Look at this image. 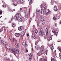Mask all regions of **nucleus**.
<instances>
[{"instance_id": "obj_1", "label": "nucleus", "mask_w": 61, "mask_h": 61, "mask_svg": "<svg viewBox=\"0 0 61 61\" xmlns=\"http://www.w3.org/2000/svg\"><path fill=\"white\" fill-rule=\"evenodd\" d=\"M14 18L15 20H19V22H22V21L24 19V18L23 17H21V15L20 14L16 15L14 17Z\"/></svg>"}, {"instance_id": "obj_2", "label": "nucleus", "mask_w": 61, "mask_h": 61, "mask_svg": "<svg viewBox=\"0 0 61 61\" xmlns=\"http://www.w3.org/2000/svg\"><path fill=\"white\" fill-rule=\"evenodd\" d=\"M11 50L13 53L18 54L19 53V51L18 49H15V48H12L11 49Z\"/></svg>"}, {"instance_id": "obj_3", "label": "nucleus", "mask_w": 61, "mask_h": 61, "mask_svg": "<svg viewBox=\"0 0 61 61\" xmlns=\"http://www.w3.org/2000/svg\"><path fill=\"white\" fill-rule=\"evenodd\" d=\"M13 42H15V46H19V43H17V41H16L15 39V38H13Z\"/></svg>"}, {"instance_id": "obj_4", "label": "nucleus", "mask_w": 61, "mask_h": 61, "mask_svg": "<svg viewBox=\"0 0 61 61\" xmlns=\"http://www.w3.org/2000/svg\"><path fill=\"white\" fill-rule=\"evenodd\" d=\"M46 5H45L44 6H43V5L41 4V9H45V8H46Z\"/></svg>"}, {"instance_id": "obj_5", "label": "nucleus", "mask_w": 61, "mask_h": 61, "mask_svg": "<svg viewBox=\"0 0 61 61\" xmlns=\"http://www.w3.org/2000/svg\"><path fill=\"white\" fill-rule=\"evenodd\" d=\"M23 28H24V26H21L19 27L18 28V29L19 31H22Z\"/></svg>"}, {"instance_id": "obj_6", "label": "nucleus", "mask_w": 61, "mask_h": 61, "mask_svg": "<svg viewBox=\"0 0 61 61\" xmlns=\"http://www.w3.org/2000/svg\"><path fill=\"white\" fill-rule=\"evenodd\" d=\"M40 52L41 53V54H44V53H46V54L47 55V51H46L45 52V50H44L41 51Z\"/></svg>"}, {"instance_id": "obj_7", "label": "nucleus", "mask_w": 61, "mask_h": 61, "mask_svg": "<svg viewBox=\"0 0 61 61\" xmlns=\"http://www.w3.org/2000/svg\"><path fill=\"white\" fill-rule=\"evenodd\" d=\"M39 34L40 36H43L44 35V33L41 31L39 32Z\"/></svg>"}, {"instance_id": "obj_8", "label": "nucleus", "mask_w": 61, "mask_h": 61, "mask_svg": "<svg viewBox=\"0 0 61 61\" xmlns=\"http://www.w3.org/2000/svg\"><path fill=\"white\" fill-rule=\"evenodd\" d=\"M52 32L54 33V35H56V36H57V35L58 34V32L57 33L56 32L55 30H53Z\"/></svg>"}, {"instance_id": "obj_9", "label": "nucleus", "mask_w": 61, "mask_h": 61, "mask_svg": "<svg viewBox=\"0 0 61 61\" xmlns=\"http://www.w3.org/2000/svg\"><path fill=\"white\" fill-rule=\"evenodd\" d=\"M20 33H17L15 34V36L16 37H19V36H20Z\"/></svg>"}, {"instance_id": "obj_10", "label": "nucleus", "mask_w": 61, "mask_h": 61, "mask_svg": "<svg viewBox=\"0 0 61 61\" xmlns=\"http://www.w3.org/2000/svg\"><path fill=\"white\" fill-rule=\"evenodd\" d=\"M31 38L32 39H35V38H36V36L35 35L33 34L31 35Z\"/></svg>"}, {"instance_id": "obj_11", "label": "nucleus", "mask_w": 61, "mask_h": 61, "mask_svg": "<svg viewBox=\"0 0 61 61\" xmlns=\"http://www.w3.org/2000/svg\"><path fill=\"white\" fill-rule=\"evenodd\" d=\"M22 44L23 46H27V44H25V41H24L22 43Z\"/></svg>"}, {"instance_id": "obj_12", "label": "nucleus", "mask_w": 61, "mask_h": 61, "mask_svg": "<svg viewBox=\"0 0 61 61\" xmlns=\"http://www.w3.org/2000/svg\"><path fill=\"white\" fill-rule=\"evenodd\" d=\"M54 10L55 11H56L57 10V6L56 5L54 6Z\"/></svg>"}, {"instance_id": "obj_13", "label": "nucleus", "mask_w": 61, "mask_h": 61, "mask_svg": "<svg viewBox=\"0 0 61 61\" xmlns=\"http://www.w3.org/2000/svg\"><path fill=\"white\" fill-rule=\"evenodd\" d=\"M8 10L9 11H10V12H11V11L12 12H13L15 11V10L14 9L12 10H11V9H10V8H9L8 9Z\"/></svg>"}, {"instance_id": "obj_14", "label": "nucleus", "mask_w": 61, "mask_h": 61, "mask_svg": "<svg viewBox=\"0 0 61 61\" xmlns=\"http://www.w3.org/2000/svg\"><path fill=\"white\" fill-rule=\"evenodd\" d=\"M36 49L38 50H39V49L40 48V47H39V46H36Z\"/></svg>"}, {"instance_id": "obj_15", "label": "nucleus", "mask_w": 61, "mask_h": 61, "mask_svg": "<svg viewBox=\"0 0 61 61\" xmlns=\"http://www.w3.org/2000/svg\"><path fill=\"white\" fill-rule=\"evenodd\" d=\"M40 50H41V51L44 50V46H41V47L40 48Z\"/></svg>"}, {"instance_id": "obj_16", "label": "nucleus", "mask_w": 61, "mask_h": 61, "mask_svg": "<svg viewBox=\"0 0 61 61\" xmlns=\"http://www.w3.org/2000/svg\"><path fill=\"white\" fill-rule=\"evenodd\" d=\"M29 58L30 59V60H31V59L32 58V55H30L29 56Z\"/></svg>"}, {"instance_id": "obj_17", "label": "nucleus", "mask_w": 61, "mask_h": 61, "mask_svg": "<svg viewBox=\"0 0 61 61\" xmlns=\"http://www.w3.org/2000/svg\"><path fill=\"white\" fill-rule=\"evenodd\" d=\"M25 34V32H23L22 33L21 35V36H23Z\"/></svg>"}, {"instance_id": "obj_18", "label": "nucleus", "mask_w": 61, "mask_h": 61, "mask_svg": "<svg viewBox=\"0 0 61 61\" xmlns=\"http://www.w3.org/2000/svg\"><path fill=\"white\" fill-rule=\"evenodd\" d=\"M34 33V34H36L37 33H38V31L37 30L34 31L33 32Z\"/></svg>"}, {"instance_id": "obj_19", "label": "nucleus", "mask_w": 61, "mask_h": 61, "mask_svg": "<svg viewBox=\"0 0 61 61\" xmlns=\"http://www.w3.org/2000/svg\"><path fill=\"white\" fill-rule=\"evenodd\" d=\"M37 54L38 56H40L42 55V53H41V52H38L37 53Z\"/></svg>"}, {"instance_id": "obj_20", "label": "nucleus", "mask_w": 61, "mask_h": 61, "mask_svg": "<svg viewBox=\"0 0 61 61\" xmlns=\"http://www.w3.org/2000/svg\"><path fill=\"white\" fill-rule=\"evenodd\" d=\"M51 61H56V60L54 58L51 57Z\"/></svg>"}, {"instance_id": "obj_21", "label": "nucleus", "mask_w": 61, "mask_h": 61, "mask_svg": "<svg viewBox=\"0 0 61 61\" xmlns=\"http://www.w3.org/2000/svg\"><path fill=\"white\" fill-rule=\"evenodd\" d=\"M46 35H47V33H48V29H47V28H46Z\"/></svg>"}, {"instance_id": "obj_22", "label": "nucleus", "mask_w": 61, "mask_h": 61, "mask_svg": "<svg viewBox=\"0 0 61 61\" xmlns=\"http://www.w3.org/2000/svg\"><path fill=\"white\" fill-rule=\"evenodd\" d=\"M40 11V10H36V12L37 13V14H39Z\"/></svg>"}, {"instance_id": "obj_23", "label": "nucleus", "mask_w": 61, "mask_h": 61, "mask_svg": "<svg viewBox=\"0 0 61 61\" xmlns=\"http://www.w3.org/2000/svg\"><path fill=\"white\" fill-rule=\"evenodd\" d=\"M20 3H23L25 2V1H24V0H20Z\"/></svg>"}, {"instance_id": "obj_24", "label": "nucleus", "mask_w": 61, "mask_h": 61, "mask_svg": "<svg viewBox=\"0 0 61 61\" xmlns=\"http://www.w3.org/2000/svg\"><path fill=\"white\" fill-rule=\"evenodd\" d=\"M50 48H51V50H52L53 49H54V47L53 46H50Z\"/></svg>"}, {"instance_id": "obj_25", "label": "nucleus", "mask_w": 61, "mask_h": 61, "mask_svg": "<svg viewBox=\"0 0 61 61\" xmlns=\"http://www.w3.org/2000/svg\"><path fill=\"white\" fill-rule=\"evenodd\" d=\"M58 49L59 51H60V52H61V47H59L58 48Z\"/></svg>"}, {"instance_id": "obj_26", "label": "nucleus", "mask_w": 61, "mask_h": 61, "mask_svg": "<svg viewBox=\"0 0 61 61\" xmlns=\"http://www.w3.org/2000/svg\"><path fill=\"white\" fill-rule=\"evenodd\" d=\"M43 11L44 13V14H46V9H44Z\"/></svg>"}, {"instance_id": "obj_27", "label": "nucleus", "mask_w": 61, "mask_h": 61, "mask_svg": "<svg viewBox=\"0 0 61 61\" xmlns=\"http://www.w3.org/2000/svg\"><path fill=\"white\" fill-rule=\"evenodd\" d=\"M45 21L44 20H43V21L42 22V25H44V24H45Z\"/></svg>"}, {"instance_id": "obj_28", "label": "nucleus", "mask_w": 61, "mask_h": 61, "mask_svg": "<svg viewBox=\"0 0 61 61\" xmlns=\"http://www.w3.org/2000/svg\"><path fill=\"white\" fill-rule=\"evenodd\" d=\"M53 19L54 20H55V21H56V18L55 16H54L53 17Z\"/></svg>"}, {"instance_id": "obj_29", "label": "nucleus", "mask_w": 61, "mask_h": 61, "mask_svg": "<svg viewBox=\"0 0 61 61\" xmlns=\"http://www.w3.org/2000/svg\"><path fill=\"white\" fill-rule=\"evenodd\" d=\"M48 12H47L46 13V14L47 15V14H48V13H50V11L49 10V9H48Z\"/></svg>"}, {"instance_id": "obj_30", "label": "nucleus", "mask_w": 61, "mask_h": 61, "mask_svg": "<svg viewBox=\"0 0 61 61\" xmlns=\"http://www.w3.org/2000/svg\"><path fill=\"white\" fill-rule=\"evenodd\" d=\"M8 61H14V60L12 59L11 60V61H10V59L8 58Z\"/></svg>"}, {"instance_id": "obj_31", "label": "nucleus", "mask_w": 61, "mask_h": 61, "mask_svg": "<svg viewBox=\"0 0 61 61\" xmlns=\"http://www.w3.org/2000/svg\"><path fill=\"white\" fill-rule=\"evenodd\" d=\"M3 44H4L5 45H7V43L5 42H3Z\"/></svg>"}, {"instance_id": "obj_32", "label": "nucleus", "mask_w": 61, "mask_h": 61, "mask_svg": "<svg viewBox=\"0 0 61 61\" xmlns=\"http://www.w3.org/2000/svg\"><path fill=\"white\" fill-rule=\"evenodd\" d=\"M25 18H27V14H25Z\"/></svg>"}, {"instance_id": "obj_33", "label": "nucleus", "mask_w": 61, "mask_h": 61, "mask_svg": "<svg viewBox=\"0 0 61 61\" xmlns=\"http://www.w3.org/2000/svg\"><path fill=\"white\" fill-rule=\"evenodd\" d=\"M40 61H44V59L43 58H41V59L40 60Z\"/></svg>"}, {"instance_id": "obj_34", "label": "nucleus", "mask_w": 61, "mask_h": 61, "mask_svg": "<svg viewBox=\"0 0 61 61\" xmlns=\"http://www.w3.org/2000/svg\"><path fill=\"white\" fill-rule=\"evenodd\" d=\"M32 0H30V5H31L32 4Z\"/></svg>"}, {"instance_id": "obj_35", "label": "nucleus", "mask_w": 61, "mask_h": 61, "mask_svg": "<svg viewBox=\"0 0 61 61\" xmlns=\"http://www.w3.org/2000/svg\"><path fill=\"white\" fill-rule=\"evenodd\" d=\"M31 20H32V18H30L29 20V22L30 23H31Z\"/></svg>"}, {"instance_id": "obj_36", "label": "nucleus", "mask_w": 61, "mask_h": 61, "mask_svg": "<svg viewBox=\"0 0 61 61\" xmlns=\"http://www.w3.org/2000/svg\"><path fill=\"white\" fill-rule=\"evenodd\" d=\"M28 52V50L26 48V50L25 51V52L26 53H27V52Z\"/></svg>"}, {"instance_id": "obj_37", "label": "nucleus", "mask_w": 61, "mask_h": 61, "mask_svg": "<svg viewBox=\"0 0 61 61\" xmlns=\"http://www.w3.org/2000/svg\"><path fill=\"white\" fill-rule=\"evenodd\" d=\"M7 53H8L7 52H6L5 54V56H7Z\"/></svg>"}, {"instance_id": "obj_38", "label": "nucleus", "mask_w": 61, "mask_h": 61, "mask_svg": "<svg viewBox=\"0 0 61 61\" xmlns=\"http://www.w3.org/2000/svg\"><path fill=\"white\" fill-rule=\"evenodd\" d=\"M12 26L13 27H14L15 26V24H14L13 23L12 24Z\"/></svg>"}, {"instance_id": "obj_39", "label": "nucleus", "mask_w": 61, "mask_h": 61, "mask_svg": "<svg viewBox=\"0 0 61 61\" xmlns=\"http://www.w3.org/2000/svg\"><path fill=\"white\" fill-rule=\"evenodd\" d=\"M3 31V29L2 28L0 30V32H1L2 31Z\"/></svg>"}, {"instance_id": "obj_40", "label": "nucleus", "mask_w": 61, "mask_h": 61, "mask_svg": "<svg viewBox=\"0 0 61 61\" xmlns=\"http://www.w3.org/2000/svg\"><path fill=\"white\" fill-rule=\"evenodd\" d=\"M2 6H3V7H5V6H5V5H2Z\"/></svg>"}, {"instance_id": "obj_41", "label": "nucleus", "mask_w": 61, "mask_h": 61, "mask_svg": "<svg viewBox=\"0 0 61 61\" xmlns=\"http://www.w3.org/2000/svg\"><path fill=\"white\" fill-rule=\"evenodd\" d=\"M13 5H14V6H15V5H17V4H13Z\"/></svg>"}, {"instance_id": "obj_42", "label": "nucleus", "mask_w": 61, "mask_h": 61, "mask_svg": "<svg viewBox=\"0 0 61 61\" xmlns=\"http://www.w3.org/2000/svg\"><path fill=\"white\" fill-rule=\"evenodd\" d=\"M52 37H50V40H52Z\"/></svg>"}, {"instance_id": "obj_43", "label": "nucleus", "mask_w": 61, "mask_h": 61, "mask_svg": "<svg viewBox=\"0 0 61 61\" xmlns=\"http://www.w3.org/2000/svg\"><path fill=\"white\" fill-rule=\"evenodd\" d=\"M0 43H3V42H3V41H2V40H0Z\"/></svg>"}, {"instance_id": "obj_44", "label": "nucleus", "mask_w": 61, "mask_h": 61, "mask_svg": "<svg viewBox=\"0 0 61 61\" xmlns=\"http://www.w3.org/2000/svg\"><path fill=\"white\" fill-rule=\"evenodd\" d=\"M15 48H19V46H15Z\"/></svg>"}, {"instance_id": "obj_45", "label": "nucleus", "mask_w": 61, "mask_h": 61, "mask_svg": "<svg viewBox=\"0 0 61 61\" xmlns=\"http://www.w3.org/2000/svg\"><path fill=\"white\" fill-rule=\"evenodd\" d=\"M2 13H3L2 11H1L0 12V15H2Z\"/></svg>"}, {"instance_id": "obj_46", "label": "nucleus", "mask_w": 61, "mask_h": 61, "mask_svg": "<svg viewBox=\"0 0 61 61\" xmlns=\"http://www.w3.org/2000/svg\"><path fill=\"white\" fill-rule=\"evenodd\" d=\"M35 45H36V46H37V42H36Z\"/></svg>"}, {"instance_id": "obj_47", "label": "nucleus", "mask_w": 61, "mask_h": 61, "mask_svg": "<svg viewBox=\"0 0 61 61\" xmlns=\"http://www.w3.org/2000/svg\"><path fill=\"white\" fill-rule=\"evenodd\" d=\"M61 53H60L59 54L60 57V58H61Z\"/></svg>"}, {"instance_id": "obj_48", "label": "nucleus", "mask_w": 61, "mask_h": 61, "mask_svg": "<svg viewBox=\"0 0 61 61\" xmlns=\"http://www.w3.org/2000/svg\"><path fill=\"white\" fill-rule=\"evenodd\" d=\"M13 19H14V17H13V16H12V18H11V20H13Z\"/></svg>"}, {"instance_id": "obj_49", "label": "nucleus", "mask_w": 61, "mask_h": 61, "mask_svg": "<svg viewBox=\"0 0 61 61\" xmlns=\"http://www.w3.org/2000/svg\"><path fill=\"white\" fill-rule=\"evenodd\" d=\"M40 20L41 21H43L44 20L43 19H41Z\"/></svg>"}, {"instance_id": "obj_50", "label": "nucleus", "mask_w": 61, "mask_h": 61, "mask_svg": "<svg viewBox=\"0 0 61 61\" xmlns=\"http://www.w3.org/2000/svg\"><path fill=\"white\" fill-rule=\"evenodd\" d=\"M9 39L10 40V41L12 42V41H13V40H11V39H10V38H9Z\"/></svg>"}, {"instance_id": "obj_51", "label": "nucleus", "mask_w": 61, "mask_h": 61, "mask_svg": "<svg viewBox=\"0 0 61 61\" xmlns=\"http://www.w3.org/2000/svg\"><path fill=\"white\" fill-rule=\"evenodd\" d=\"M57 42H61V41H57Z\"/></svg>"}, {"instance_id": "obj_52", "label": "nucleus", "mask_w": 61, "mask_h": 61, "mask_svg": "<svg viewBox=\"0 0 61 61\" xmlns=\"http://www.w3.org/2000/svg\"><path fill=\"white\" fill-rule=\"evenodd\" d=\"M40 13L41 14H42V10L40 11Z\"/></svg>"}, {"instance_id": "obj_53", "label": "nucleus", "mask_w": 61, "mask_h": 61, "mask_svg": "<svg viewBox=\"0 0 61 61\" xmlns=\"http://www.w3.org/2000/svg\"><path fill=\"white\" fill-rule=\"evenodd\" d=\"M30 10H31V9H30V8L29 10V13H30Z\"/></svg>"}, {"instance_id": "obj_54", "label": "nucleus", "mask_w": 61, "mask_h": 61, "mask_svg": "<svg viewBox=\"0 0 61 61\" xmlns=\"http://www.w3.org/2000/svg\"><path fill=\"white\" fill-rule=\"evenodd\" d=\"M44 37L45 39H46V36H44Z\"/></svg>"}, {"instance_id": "obj_55", "label": "nucleus", "mask_w": 61, "mask_h": 61, "mask_svg": "<svg viewBox=\"0 0 61 61\" xmlns=\"http://www.w3.org/2000/svg\"><path fill=\"white\" fill-rule=\"evenodd\" d=\"M22 8H21L20 9V11H22Z\"/></svg>"}, {"instance_id": "obj_56", "label": "nucleus", "mask_w": 61, "mask_h": 61, "mask_svg": "<svg viewBox=\"0 0 61 61\" xmlns=\"http://www.w3.org/2000/svg\"><path fill=\"white\" fill-rule=\"evenodd\" d=\"M27 36H29V34H27Z\"/></svg>"}, {"instance_id": "obj_57", "label": "nucleus", "mask_w": 61, "mask_h": 61, "mask_svg": "<svg viewBox=\"0 0 61 61\" xmlns=\"http://www.w3.org/2000/svg\"><path fill=\"white\" fill-rule=\"evenodd\" d=\"M43 61H46V59H45V60H43Z\"/></svg>"}, {"instance_id": "obj_58", "label": "nucleus", "mask_w": 61, "mask_h": 61, "mask_svg": "<svg viewBox=\"0 0 61 61\" xmlns=\"http://www.w3.org/2000/svg\"><path fill=\"white\" fill-rule=\"evenodd\" d=\"M6 59L7 61H8V59L7 58H6Z\"/></svg>"}, {"instance_id": "obj_59", "label": "nucleus", "mask_w": 61, "mask_h": 61, "mask_svg": "<svg viewBox=\"0 0 61 61\" xmlns=\"http://www.w3.org/2000/svg\"><path fill=\"white\" fill-rule=\"evenodd\" d=\"M31 50L32 51H33V48L32 47V48Z\"/></svg>"}, {"instance_id": "obj_60", "label": "nucleus", "mask_w": 61, "mask_h": 61, "mask_svg": "<svg viewBox=\"0 0 61 61\" xmlns=\"http://www.w3.org/2000/svg\"><path fill=\"white\" fill-rule=\"evenodd\" d=\"M5 31V29H4Z\"/></svg>"}, {"instance_id": "obj_61", "label": "nucleus", "mask_w": 61, "mask_h": 61, "mask_svg": "<svg viewBox=\"0 0 61 61\" xmlns=\"http://www.w3.org/2000/svg\"><path fill=\"white\" fill-rule=\"evenodd\" d=\"M54 0V1H53V0H51V2H52H52H54L55 1H54L55 0Z\"/></svg>"}, {"instance_id": "obj_62", "label": "nucleus", "mask_w": 61, "mask_h": 61, "mask_svg": "<svg viewBox=\"0 0 61 61\" xmlns=\"http://www.w3.org/2000/svg\"><path fill=\"white\" fill-rule=\"evenodd\" d=\"M23 24H24V21H23Z\"/></svg>"}, {"instance_id": "obj_63", "label": "nucleus", "mask_w": 61, "mask_h": 61, "mask_svg": "<svg viewBox=\"0 0 61 61\" xmlns=\"http://www.w3.org/2000/svg\"><path fill=\"white\" fill-rule=\"evenodd\" d=\"M60 24H61V20L60 21Z\"/></svg>"}, {"instance_id": "obj_64", "label": "nucleus", "mask_w": 61, "mask_h": 61, "mask_svg": "<svg viewBox=\"0 0 61 61\" xmlns=\"http://www.w3.org/2000/svg\"><path fill=\"white\" fill-rule=\"evenodd\" d=\"M10 32H12V30H11L10 31Z\"/></svg>"}]
</instances>
